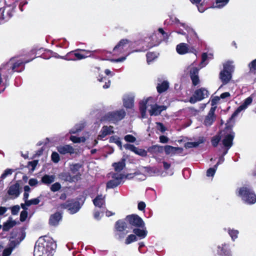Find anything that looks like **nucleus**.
Masks as SVG:
<instances>
[{
    "mask_svg": "<svg viewBox=\"0 0 256 256\" xmlns=\"http://www.w3.org/2000/svg\"><path fill=\"white\" fill-rule=\"evenodd\" d=\"M186 30L188 32L187 40L189 44L185 43H180L176 46V52L180 54H184L191 52L196 54L195 48L196 44L198 42V38L196 32L188 26H186Z\"/></svg>",
    "mask_w": 256,
    "mask_h": 256,
    "instance_id": "obj_1",
    "label": "nucleus"
},
{
    "mask_svg": "<svg viewBox=\"0 0 256 256\" xmlns=\"http://www.w3.org/2000/svg\"><path fill=\"white\" fill-rule=\"evenodd\" d=\"M153 98L150 97L145 100L140 102V111L141 114V118H146V108L148 109V112L150 116H158L160 114L161 112L166 109V106H158L154 102L153 104H150Z\"/></svg>",
    "mask_w": 256,
    "mask_h": 256,
    "instance_id": "obj_2",
    "label": "nucleus"
},
{
    "mask_svg": "<svg viewBox=\"0 0 256 256\" xmlns=\"http://www.w3.org/2000/svg\"><path fill=\"white\" fill-rule=\"evenodd\" d=\"M150 39V37H146L144 40H138L129 42V54L130 52L146 51L155 46L154 44L148 42Z\"/></svg>",
    "mask_w": 256,
    "mask_h": 256,
    "instance_id": "obj_3",
    "label": "nucleus"
},
{
    "mask_svg": "<svg viewBox=\"0 0 256 256\" xmlns=\"http://www.w3.org/2000/svg\"><path fill=\"white\" fill-rule=\"evenodd\" d=\"M238 196L248 204H252L256 202V195L254 190L249 187L242 186L236 190Z\"/></svg>",
    "mask_w": 256,
    "mask_h": 256,
    "instance_id": "obj_4",
    "label": "nucleus"
},
{
    "mask_svg": "<svg viewBox=\"0 0 256 256\" xmlns=\"http://www.w3.org/2000/svg\"><path fill=\"white\" fill-rule=\"evenodd\" d=\"M116 236L118 239L122 241L124 238V243L128 244V231L126 230L128 227L127 224L124 220H119L115 224Z\"/></svg>",
    "mask_w": 256,
    "mask_h": 256,
    "instance_id": "obj_5",
    "label": "nucleus"
},
{
    "mask_svg": "<svg viewBox=\"0 0 256 256\" xmlns=\"http://www.w3.org/2000/svg\"><path fill=\"white\" fill-rule=\"evenodd\" d=\"M82 206L80 202L75 199L67 200L65 202L61 204L60 208L61 209H66L71 214H74L79 211Z\"/></svg>",
    "mask_w": 256,
    "mask_h": 256,
    "instance_id": "obj_6",
    "label": "nucleus"
},
{
    "mask_svg": "<svg viewBox=\"0 0 256 256\" xmlns=\"http://www.w3.org/2000/svg\"><path fill=\"white\" fill-rule=\"evenodd\" d=\"M125 116L124 110H120L107 113L103 117V120L115 124L124 118Z\"/></svg>",
    "mask_w": 256,
    "mask_h": 256,
    "instance_id": "obj_7",
    "label": "nucleus"
},
{
    "mask_svg": "<svg viewBox=\"0 0 256 256\" xmlns=\"http://www.w3.org/2000/svg\"><path fill=\"white\" fill-rule=\"evenodd\" d=\"M232 128V126L226 124V128L222 130H221L218 134L212 138L211 142L212 146L214 148L216 147L219 142L223 140V138L226 134H228L229 132H234Z\"/></svg>",
    "mask_w": 256,
    "mask_h": 256,
    "instance_id": "obj_8",
    "label": "nucleus"
},
{
    "mask_svg": "<svg viewBox=\"0 0 256 256\" xmlns=\"http://www.w3.org/2000/svg\"><path fill=\"white\" fill-rule=\"evenodd\" d=\"M128 174H112V180H109L106 183V188H114L118 186L124 179H126Z\"/></svg>",
    "mask_w": 256,
    "mask_h": 256,
    "instance_id": "obj_9",
    "label": "nucleus"
},
{
    "mask_svg": "<svg viewBox=\"0 0 256 256\" xmlns=\"http://www.w3.org/2000/svg\"><path fill=\"white\" fill-rule=\"evenodd\" d=\"M208 91L204 88H201L195 90L192 96L190 98V102L191 104H194L208 98Z\"/></svg>",
    "mask_w": 256,
    "mask_h": 256,
    "instance_id": "obj_10",
    "label": "nucleus"
},
{
    "mask_svg": "<svg viewBox=\"0 0 256 256\" xmlns=\"http://www.w3.org/2000/svg\"><path fill=\"white\" fill-rule=\"evenodd\" d=\"M234 135V132H230V133L229 132L226 134L223 138V140H222V143L224 148H222V153L221 154L222 156H224L228 154L230 148L232 146Z\"/></svg>",
    "mask_w": 256,
    "mask_h": 256,
    "instance_id": "obj_11",
    "label": "nucleus"
},
{
    "mask_svg": "<svg viewBox=\"0 0 256 256\" xmlns=\"http://www.w3.org/2000/svg\"><path fill=\"white\" fill-rule=\"evenodd\" d=\"M98 50H89L84 49L78 48L74 50L75 60H81L91 56L93 54L97 53Z\"/></svg>",
    "mask_w": 256,
    "mask_h": 256,
    "instance_id": "obj_12",
    "label": "nucleus"
},
{
    "mask_svg": "<svg viewBox=\"0 0 256 256\" xmlns=\"http://www.w3.org/2000/svg\"><path fill=\"white\" fill-rule=\"evenodd\" d=\"M216 256H232V252L228 243L224 242L216 246Z\"/></svg>",
    "mask_w": 256,
    "mask_h": 256,
    "instance_id": "obj_13",
    "label": "nucleus"
},
{
    "mask_svg": "<svg viewBox=\"0 0 256 256\" xmlns=\"http://www.w3.org/2000/svg\"><path fill=\"white\" fill-rule=\"evenodd\" d=\"M34 58H32L30 60H26L24 61H21V60H18L14 62H12V59H11L10 62H7L4 66V67H5L6 68H8L12 69V70L14 72H21V70H18V68L21 66L22 64H26V63H28L33 60Z\"/></svg>",
    "mask_w": 256,
    "mask_h": 256,
    "instance_id": "obj_14",
    "label": "nucleus"
},
{
    "mask_svg": "<svg viewBox=\"0 0 256 256\" xmlns=\"http://www.w3.org/2000/svg\"><path fill=\"white\" fill-rule=\"evenodd\" d=\"M129 224L136 228L144 227L145 223L143 220L138 214H132L129 215Z\"/></svg>",
    "mask_w": 256,
    "mask_h": 256,
    "instance_id": "obj_15",
    "label": "nucleus"
},
{
    "mask_svg": "<svg viewBox=\"0 0 256 256\" xmlns=\"http://www.w3.org/2000/svg\"><path fill=\"white\" fill-rule=\"evenodd\" d=\"M252 102V98L250 96L247 98L242 104L239 106L230 118L229 120H232L236 118L242 110H246Z\"/></svg>",
    "mask_w": 256,
    "mask_h": 256,
    "instance_id": "obj_16",
    "label": "nucleus"
},
{
    "mask_svg": "<svg viewBox=\"0 0 256 256\" xmlns=\"http://www.w3.org/2000/svg\"><path fill=\"white\" fill-rule=\"evenodd\" d=\"M14 9V7L11 6L4 7L1 12V18L6 21H8L13 16L15 12Z\"/></svg>",
    "mask_w": 256,
    "mask_h": 256,
    "instance_id": "obj_17",
    "label": "nucleus"
},
{
    "mask_svg": "<svg viewBox=\"0 0 256 256\" xmlns=\"http://www.w3.org/2000/svg\"><path fill=\"white\" fill-rule=\"evenodd\" d=\"M82 165L80 164H72L70 166V171L73 174H76V175L71 176L70 175V181H74L78 180L80 179L81 174L79 172V170L81 168Z\"/></svg>",
    "mask_w": 256,
    "mask_h": 256,
    "instance_id": "obj_18",
    "label": "nucleus"
},
{
    "mask_svg": "<svg viewBox=\"0 0 256 256\" xmlns=\"http://www.w3.org/2000/svg\"><path fill=\"white\" fill-rule=\"evenodd\" d=\"M20 186L18 182H16L14 184L10 186L7 192L8 195L14 196V198H18L20 196Z\"/></svg>",
    "mask_w": 256,
    "mask_h": 256,
    "instance_id": "obj_19",
    "label": "nucleus"
},
{
    "mask_svg": "<svg viewBox=\"0 0 256 256\" xmlns=\"http://www.w3.org/2000/svg\"><path fill=\"white\" fill-rule=\"evenodd\" d=\"M215 110L216 107H212L210 108L204 122V124L206 126H210L213 124L216 119V116L214 115Z\"/></svg>",
    "mask_w": 256,
    "mask_h": 256,
    "instance_id": "obj_20",
    "label": "nucleus"
},
{
    "mask_svg": "<svg viewBox=\"0 0 256 256\" xmlns=\"http://www.w3.org/2000/svg\"><path fill=\"white\" fill-rule=\"evenodd\" d=\"M128 42V39L121 40L113 48L112 52L114 54L118 55L122 54L124 51V47Z\"/></svg>",
    "mask_w": 256,
    "mask_h": 256,
    "instance_id": "obj_21",
    "label": "nucleus"
},
{
    "mask_svg": "<svg viewBox=\"0 0 256 256\" xmlns=\"http://www.w3.org/2000/svg\"><path fill=\"white\" fill-rule=\"evenodd\" d=\"M49 256H52L56 248V244L52 240L43 242Z\"/></svg>",
    "mask_w": 256,
    "mask_h": 256,
    "instance_id": "obj_22",
    "label": "nucleus"
},
{
    "mask_svg": "<svg viewBox=\"0 0 256 256\" xmlns=\"http://www.w3.org/2000/svg\"><path fill=\"white\" fill-rule=\"evenodd\" d=\"M34 254L36 256H49L43 242L39 244L34 247Z\"/></svg>",
    "mask_w": 256,
    "mask_h": 256,
    "instance_id": "obj_23",
    "label": "nucleus"
},
{
    "mask_svg": "<svg viewBox=\"0 0 256 256\" xmlns=\"http://www.w3.org/2000/svg\"><path fill=\"white\" fill-rule=\"evenodd\" d=\"M126 158L124 156L120 162L112 163V166L116 172L114 174H118L123 170L126 167Z\"/></svg>",
    "mask_w": 256,
    "mask_h": 256,
    "instance_id": "obj_24",
    "label": "nucleus"
},
{
    "mask_svg": "<svg viewBox=\"0 0 256 256\" xmlns=\"http://www.w3.org/2000/svg\"><path fill=\"white\" fill-rule=\"evenodd\" d=\"M132 232L138 236L139 240L144 238L147 236L148 233L146 225H144V227L134 228Z\"/></svg>",
    "mask_w": 256,
    "mask_h": 256,
    "instance_id": "obj_25",
    "label": "nucleus"
},
{
    "mask_svg": "<svg viewBox=\"0 0 256 256\" xmlns=\"http://www.w3.org/2000/svg\"><path fill=\"white\" fill-rule=\"evenodd\" d=\"M62 218V214L57 212L50 216L49 224L50 226H56Z\"/></svg>",
    "mask_w": 256,
    "mask_h": 256,
    "instance_id": "obj_26",
    "label": "nucleus"
},
{
    "mask_svg": "<svg viewBox=\"0 0 256 256\" xmlns=\"http://www.w3.org/2000/svg\"><path fill=\"white\" fill-rule=\"evenodd\" d=\"M164 150L166 154H174L182 153L183 151V148L167 145L164 147Z\"/></svg>",
    "mask_w": 256,
    "mask_h": 256,
    "instance_id": "obj_27",
    "label": "nucleus"
},
{
    "mask_svg": "<svg viewBox=\"0 0 256 256\" xmlns=\"http://www.w3.org/2000/svg\"><path fill=\"white\" fill-rule=\"evenodd\" d=\"M19 235L20 236L18 237L17 240H10V243L8 244V248H10L12 250L26 236L25 232H22Z\"/></svg>",
    "mask_w": 256,
    "mask_h": 256,
    "instance_id": "obj_28",
    "label": "nucleus"
},
{
    "mask_svg": "<svg viewBox=\"0 0 256 256\" xmlns=\"http://www.w3.org/2000/svg\"><path fill=\"white\" fill-rule=\"evenodd\" d=\"M58 151L62 154H72L74 152V149L72 146L70 145L60 146L57 147Z\"/></svg>",
    "mask_w": 256,
    "mask_h": 256,
    "instance_id": "obj_29",
    "label": "nucleus"
},
{
    "mask_svg": "<svg viewBox=\"0 0 256 256\" xmlns=\"http://www.w3.org/2000/svg\"><path fill=\"white\" fill-rule=\"evenodd\" d=\"M112 128L113 126H104L100 132V134L98 136V138L102 139L107 135L114 133Z\"/></svg>",
    "mask_w": 256,
    "mask_h": 256,
    "instance_id": "obj_30",
    "label": "nucleus"
},
{
    "mask_svg": "<svg viewBox=\"0 0 256 256\" xmlns=\"http://www.w3.org/2000/svg\"><path fill=\"white\" fill-rule=\"evenodd\" d=\"M232 78V74L226 71H221L220 74V78L223 84H227Z\"/></svg>",
    "mask_w": 256,
    "mask_h": 256,
    "instance_id": "obj_31",
    "label": "nucleus"
},
{
    "mask_svg": "<svg viewBox=\"0 0 256 256\" xmlns=\"http://www.w3.org/2000/svg\"><path fill=\"white\" fill-rule=\"evenodd\" d=\"M131 178H135L138 180H144L146 178V176L138 170H136L134 172L130 171L129 172V180Z\"/></svg>",
    "mask_w": 256,
    "mask_h": 256,
    "instance_id": "obj_32",
    "label": "nucleus"
},
{
    "mask_svg": "<svg viewBox=\"0 0 256 256\" xmlns=\"http://www.w3.org/2000/svg\"><path fill=\"white\" fill-rule=\"evenodd\" d=\"M94 204L97 207L101 208L105 204V200L104 198L102 197V195H98L93 200Z\"/></svg>",
    "mask_w": 256,
    "mask_h": 256,
    "instance_id": "obj_33",
    "label": "nucleus"
},
{
    "mask_svg": "<svg viewBox=\"0 0 256 256\" xmlns=\"http://www.w3.org/2000/svg\"><path fill=\"white\" fill-rule=\"evenodd\" d=\"M169 87V83L166 80H164L161 83H158L156 86L158 92L161 94L166 90Z\"/></svg>",
    "mask_w": 256,
    "mask_h": 256,
    "instance_id": "obj_34",
    "label": "nucleus"
},
{
    "mask_svg": "<svg viewBox=\"0 0 256 256\" xmlns=\"http://www.w3.org/2000/svg\"><path fill=\"white\" fill-rule=\"evenodd\" d=\"M224 230L228 232L233 242L235 241V240L238 238V234H239L238 230L234 229H232L230 228H224Z\"/></svg>",
    "mask_w": 256,
    "mask_h": 256,
    "instance_id": "obj_35",
    "label": "nucleus"
},
{
    "mask_svg": "<svg viewBox=\"0 0 256 256\" xmlns=\"http://www.w3.org/2000/svg\"><path fill=\"white\" fill-rule=\"evenodd\" d=\"M16 222L9 220L6 222H4L2 226V230L4 232L8 231L11 228L14 226Z\"/></svg>",
    "mask_w": 256,
    "mask_h": 256,
    "instance_id": "obj_36",
    "label": "nucleus"
},
{
    "mask_svg": "<svg viewBox=\"0 0 256 256\" xmlns=\"http://www.w3.org/2000/svg\"><path fill=\"white\" fill-rule=\"evenodd\" d=\"M164 150V148L162 146L158 145H154L149 148L148 150L152 153H161Z\"/></svg>",
    "mask_w": 256,
    "mask_h": 256,
    "instance_id": "obj_37",
    "label": "nucleus"
},
{
    "mask_svg": "<svg viewBox=\"0 0 256 256\" xmlns=\"http://www.w3.org/2000/svg\"><path fill=\"white\" fill-rule=\"evenodd\" d=\"M54 176L45 174L42 178V182L46 184H49L54 182Z\"/></svg>",
    "mask_w": 256,
    "mask_h": 256,
    "instance_id": "obj_38",
    "label": "nucleus"
},
{
    "mask_svg": "<svg viewBox=\"0 0 256 256\" xmlns=\"http://www.w3.org/2000/svg\"><path fill=\"white\" fill-rule=\"evenodd\" d=\"M232 62L228 61L224 64V70L222 71H226L232 74L234 71V66L232 65Z\"/></svg>",
    "mask_w": 256,
    "mask_h": 256,
    "instance_id": "obj_39",
    "label": "nucleus"
},
{
    "mask_svg": "<svg viewBox=\"0 0 256 256\" xmlns=\"http://www.w3.org/2000/svg\"><path fill=\"white\" fill-rule=\"evenodd\" d=\"M56 58H60L67 60H75V56H74V50L67 53V54L64 56H56Z\"/></svg>",
    "mask_w": 256,
    "mask_h": 256,
    "instance_id": "obj_40",
    "label": "nucleus"
},
{
    "mask_svg": "<svg viewBox=\"0 0 256 256\" xmlns=\"http://www.w3.org/2000/svg\"><path fill=\"white\" fill-rule=\"evenodd\" d=\"M146 60L148 64L157 58V54L154 52H148L146 54Z\"/></svg>",
    "mask_w": 256,
    "mask_h": 256,
    "instance_id": "obj_41",
    "label": "nucleus"
},
{
    "mask_svg": "<svg viewBox=\"0 0 256 256\" xmlns=\"http://www.w3.org/2000/svg\"><path fill=\"white\" fill-rule=\"evenodd\" d=\"M98 80L100 82H105V84L103 86V88L104 89L108 88L110 87V80H107L106 77H102L100 76H99L98 78Z\"/></svg>",
    "mask_w": 256,
    "mask_h": 256,
    "instance_id": "obj_42",
    "label": "nucleus"
},
{
    "mask_svg": "<svg viewBox=\"0 0 256 256\" xmlns=\"http://www.w3.org/2000/svg\"><path fill=\"white\" fill-rule=\"evenodd\" d=\"M230 0H216V8H221L226 6Z\"/></svg>",
    "mask_w": 256,
    "mask_h": 256,
    "instance_id": "obj_43",
    "label": "nucleus"
},
{
    "mask_svg": "<svg viewBox=\"0 0 256 256\" xmlns=\"http://www.w3.org/2000/svg\"><path fill=\"white\" fill-rule=\"evenodd\" d=\"M144 169L148 176H154L156 172V168H154L144 167Z\"/></svg>",
    "mask_w": 256,
    "mask_h": 256,
    "instance_id": "obj_44",
    "label": "nucleus"
},
{
    "mask_svg": "<svg viewBox=\"0 0 256 256\" xmlns=\"http://www.w3.org/2000/svg\"><path fill=\"white\" fill-rule=\"evenodd\" d=\"M190 78L194 76H196L198 75V72L200 69L196 67H190Z\"/></svg>",
    "mask_w": 256,
    "mask_h": 256,
    "instance_id": "obj_45",
    "label": "nucleus"
},
{
    "mask_svg": "<svg viewBox=\"0 0 256 256\" xmlns=\"http://www.w3.org/2000/svg\"><path fill=\"white\" fill-rule=\"evenodd\" d=\"M218 168L217 166H214L213 168H209L206 172L208 176H214Z\"/></svg>",
    "mask_w": 256,
    "mask_h": 256,
    "instance_id": "obj_46",
    "label": "nucleus"
},
{
    "mask_svg": "<svg viewBox=\"0 0 256 256\" xmlns=\"http://www.w3.org/2000/svg\"><path fill=\"white\" fill-rule=\"evenodd\" d=\"M208 56L207 53L204 52L202 54V62H201L200 64V66L201 68L205 66L208 63H205V62L208 59Z\"/></svg>",
    "mask_w": 256,
    "mask_h": 256,
    "instance_id": "obj_47",
    "label": "nucleus"
},
{
    "mask_svg": "<svg viewBox=\"0 0 256 256\" xmlns=\"http://www.w3.org/2000/svg\"><path fill=\"white\" fill-rule=\"evenodd\" d=\"M52 160L54 163H58L60 160L59 154L56 152H52L51 156Z\"/></svg>",
    "mask_w": 256,
    "mask_h": 256,
    "instance_id": "obj_48",
    "label": "nucleus"
},
{
    "mask_svg": "<svg viewBox=\"0 0 256 256\" xmlns=\"http://www.w3.org/2000/svg\"><path fill=\"white\" fill-rule=\"evenodd\" d=\"M13 172V170L8 168L6 169L4 173L0 176V179L2 180L4 179L8 176L10 175Z\"/></svg>",
    "mask_w": 256,
    "mask_h": 256,
    "instance_id": "obj_49",
    "label": "nucleus"
},
{
    "mask_svg": "<svg viewBox=\"0 0 256 256\" xmlns=\"http://www.w3.org/2000/svg\"><path fill=\"white\" fill-rule=\"evenodd\" d=\"M134 96L132 94L129 95V114L132 111L134 110V109L132 108L134 106Z\"/></svg>",
    "mask_w": 256,
    "mask_h": 256,
    "instance_id": "obj_50",
    "label": "nucleus"
},
{
    "mask_svg": "<svg viewBox=\"0 0 256 256\" xmlns=\"http://www.w3.org/2000/svg\"><path fill=\"white\" fill-rule=\"evenodd\" d=\"M61 188V185L59 182H56L52 184L50 187V190L53 192L59 190Z\"/></svg>",
    "mask_w": 256,
    "mask_h": 256,
    "instance_id": "obj_51",
    "label": "nucleus"
},
{
    "mask_svg": "<svg viewBox=\"0 0 256 256\" xmlns=\"http://www.w3.org/2000/svg\"><path fill=\"white\" fill-rule=\"evenodd\" d=\"M198 146V144H197L196 142H187L184 144V147L186 148H196Z\"/></svg>",
    "mask_w": 256,
    "mask_h": 256,
    "instance_id": "obj_52",
    "label": "nucleus"
},
{
    "mask_svg": "<svg viewBox=\"0 0 256 256\" xmlns=\"http://www.w3.org/2000/svg\"><path fill=\"white\" fill-rule=\"evenodd\" d=\"M192 84L194 86H196L199 84L200 80L198 75L194 76L190 78Z\"/></svg>",
    "mask_w": 256,
    "mask_h": 256,
    "instance_id": "obj_53",
    "label": "nucleus"
},
{
    "mask_svg": "<svg viewBox=\"0 0 256 256\" xmlns=\"http://www.w3.org/2000/svg\"><path fill=\"white\" fill-rule=\"evenodd\" d=\"M20 207L18 205H16L11 208L12 214L17 215L20 211Z\"/></svg>",
    "mask_w": 256,
    "mask_h": 256,
    "instance_id": "obj_54",
    "label": "nucleus"
},
{
    "mask_svg": "<svg viewBox=\"0 0 256 256\" xmlns=\"http://www.w3.org/2000/svg\"><path fill=\"white\" fill-rule=\"evenodd\" d=\"M28 212L26 210H22L20 214V220L21 222H24L28 217Z\"/></svg>",
    "mask_w": 256,
    "mask_h": 256,
    "instance_id": "obj_55",
    "label": "nucleus"
},
{
    "mask_svg": "<svg viewBox=\"0 0 256 256\" xmlns=\"http://www.w3.org/2000/svg\"><path fill=\"white\" fill-rule=\"evenodd\" d=\"M135 154L142 156H147V151L138 148Z\"/></svg>",
    "mask_w": 256,
    "mask_h": 256,
    "instance_id": "obj_56",
    "label": "nucleus"
},
{
    "mask_svg": "<svg viewBox=\"0 0 256 256\" xmlns=\"http://www.w3.org/2000/svg\"><path fill=\"white\" fill-rule=\"evenodd\" d=\"M146 207V204L144 202H140L138 204V208L139 210L144 212Z\"/></svg>",
    "mask_w": 256,
    "mask_h": 256,
    "instance_id": "obj_57",
    "label": "nucleus"
},
{
    "mask_svg": "<svg viewBox=\"0 0 256 256\" xmlns=\"http://www.w3.org/2000/svg\"><path fill=\"white\" fill-rule=\"evenodd\" d=\"M138 240H139V238L134 234H131L129 235V244L134 242H136Z\"/></svg>",
    "mask_w": 256,
    "mask_h": 256,
    "instance_id": "obj_58",
    "label": "nucleus"
},
{
    "mask_svg": "<svg viewBox=\"0 0 256 256\" xmlns=\"http://www.w3.org/2000/svg\"><path fill=\"white\" fill-rule=\"evenodd\" d=\"M248 66L250 71L256 70V58L248 64Z\"/></svg>",
    "mask_w": 256,
    "mask_h": 256,
    "instance_id": "obj_59",
    "label": "nucleus"
},
{
    "mask_svg": "<svg viewBox=\"0 0 256 256\" xmlns=\"http://www.w3.org/2000/svg\"><path fill=\"white\" fill-rule=\"evenodd\" d=\"M12 250L9 248H6L2 252V256H10Z\"/></svg>",
    "mask_w": 256,
    "mask_h": 256,
    "instance_id": "obj_60",
    "label": "nucleus"
},
{
    "mask_svg": "<svg viewBox=\"0 0 256 256\" xmlns=\"http://www.w3.org/2000/svg\"><path fill=\"white\" fill-rule=\"evenodd\" d=\"M38 164V160H34L32 161L28 162V166H31L32 170H34L35 169L36 167V166Z\"/></svg>",
    "mask_w": 256,
    "mask_h": 256,
    "instance_id": "obj_61",
    "label": "nucleus"
},
{
    "mask_svg": "<svg viewBox=\"0 0 256 256\" xmlns=\"http://www.w3.org/2000/svg\"><path fill=\"white\" fill-rule=\"evenodd\" d=\"M70 139L74 143H80V137H78V136H71L70 138Z\"/></svg>",
    "mask_w": 256,
    "mask_h": 256,
    "instance_id": "obj_62",
    "label": "nucleus"
},
{
    "mask_svg": "<svg viewBox=\"0 0 256 256\" xmlns=\"http://www.w3.org/2000/svg\"><path fill=\"white\" fill-rule=\"evenodd\" d=\"M158 126V129L160 131L162 132H164L166 131V129L164 125L160 122H158L156 123Z\"/></svg>",
    "mask_w": 256,
    "mask_h": 256,
    "instance_id": "obj_63",
    "label": "nucleus"
},
{
    "mask_svg": "<svg viewBox=\"0 0 256 256\" xmlns=\"http://www.w3.org/2000/svg\"><path fill=\"white\" fill-rule=\"evenodd\" d=\"M38 180L36 178H30L28 181L29 184L32 186H36L38 184Z\"/></svg>",
    "mask_w": 256,
    "mask_h": 256,
    "instance_id": "obj_64",
    "label": "nucleus"
}]
</instances>
